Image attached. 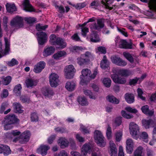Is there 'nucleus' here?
Instances as JSON below:
<instances>
[{"instance_id": "obj_1", "label": "nucleus", "mask_w": 156, "mask_h": 156, "mask_svg": "<svg viewBox=\"0 0 156 156\" xmlns=\"http://www.w3.org/2000/svg\"><path fill=\"white\" fill-rule=\"evenodd\" d=\"M19 120L15 115L11 114L7 115L5 118L4 128L5 130L11 129L13 126L12 124L18 123Z\"/></svg>"}, {"instance_id": "obj_2", "label": "nucleus", "mask_w": 156, "mask_h": 156, "mask_svg": "<svg viewBox=\"0 0 156 156\" xmlns=\"http://www.w3.org/2000/svg\"><path fill=\"white\" fill-rule=\"evenodd\" d=\"M129 129L132 137L137 140L139 137L140 130L138 125L134 122H131L129 125Z\"/></svg>"}, {"instance_id": "obj_3", "label": "nucleus", "mask_w": 156, "mask_h": 156, "mask_svg": "<svg viewBox=\"0 0 156 156\" xmlns=\"http://www.w3.org/2000/svg\"><path fill=\"white\" fill-rule=\"evenodd\" d=\"M94 138L95 142L98 146L101 147L105 146L104 137L101 131L98 130H95L94 133Z\"/></svg>"}, {"instance_id": "obj_4", "label": "nucleus", "mask_w": 156, "mask_h": 156, "mask_svg": "<svg viewBox=\"0 0 156 156\" xmlns=\"http://www.w3.org/2000/svg\"><path fill=\"white\" fill-rule=\"evenodd\" d=\"M64 71L66 78L71 79L74 76V73L76 72V70L73 65H70L65 67Z\"/></svg>"}, {"instance_id": "obj_5", "label": "nucleus", "mask_w": 156, "mask_h": 156, "mask_svg": "<svg viewBox=\"0 0 156 156\" xmlns=\"http://www.w3.org/2000/svg\"><path fill=\"white\" fill-rule=\"evenodd\" d=\"M90 73V70L88 69H83L82 70V75L80 76V83L81 84L83 85L84 84L87 83V79L90 78L89 76Z\"/></svg>"}, {"instance_id": "obj_6", "label": "nucleus", "mask_w": 156, "mask_h": 156, "mask_svg": "<svg viewBox=\"0 0 156 156\" xmlns=\"http://www.w3.org/2000/svg\"><path fill=\"white\" fill-rule=\"evenodd\" d=\"M49 81L51 87H56L59 82L58 76L56 73H51L49 76Z\"/></svg>"}, {"instance_id": "obj_7", "label": "nucleus", "mask_w": 156, "mask_h": 156, "mask_svg": "<svg viewBox=\"0 0 156 156\" xmlns=\"http://www.w3.org/2000/svg\"><path fill=\"white\" fill-rule=\"evenodd\" d=\"M30 136V133L28 130L23 132L20 136L19 142L21 144L27 143L29 140Z\"/></svg>"}, {"instance_id": "obj_8", "label": "nucleus", "mask_w": 156, "mask_h": 156, "mask_svg": "<svg viewBox=\"0 0 156 156\" xmlns=\"http://www.w3.org/2000/svg\"><path fill=\"white\" fill-rule=\"evenodd\" d=\"M37 35L38 37L37 40L39 44L41 45H43L47 41V34L42 31L38 32L37 33Z\"/></svg>"}, {"instance_id": "obj_9", "label": "nucleus", "mask_w": 156, "mask_h": 156, "mask_svg": "<svg viewBox=\"0 0 156 156\" xmlns=\"http://www.w3.org/2000/svg\"><path fill=\"white\" fill-rule=\"evenodd\" d=\"M23 9L26 11L35 12L36 10L30 4L29 0H24L22 4Z\"/></svg>"}, {"instance_id": "obj_10", "label": "nucleus", "mask_w": 156, "mask_h": 156, "mask_svg": "<svg viewBox=\"0 0 156 156\" xmlns=\"http://www.w3.org/2000/svg\"><path fill=\"white\" fill-rule=\"evenodd\" d=\"M109 150L108 152L111 156H117V149L116 145L112 141H110L109 143Z\"/></svg>"}, {"instance_id": "obj_11", "label": "nucleus", "mask_w": 156, "mask_h": 156, "mask_svg": "<svg viewBox=\"0 0 156 156\" xmlns=\"http://www.w3.org/2000/svg\"><path fill=\"white\" fill-rule=\"evenodd\" d=\"M4 40L5 43V48L4 51L2 50V44L1 42H0V52L2 54V57L8 54L9 50L10 42L9 41L6 37L4 38Z\"/></svg>"}, {"instance_id": "obj_12", "label": "nucleus", "mask_w": 156, "mask_h": 156, "mask_svg": "<svg viewBox=\"0 0 156 156\" xmlns=\"http://www.w3.org/2000/svg\"><path fill=\"white\" fill-rule=\"evenodd\" d=\"M45 63L44 61H40L34 66V71L37 73H40L45 67Z\"/></svg>"}, {"instance_id": "obj_13", "label": "nucleus", "mask_w": 156, "mask_h": 156, "mask_svg": "<svg viewBox=\"0 0 156 156\" xmlns=\"http://www.w3.org/2000/svg\"><path fill=\"white\" fill-rule=\"evenodd\" d=\"M117 73L119 75L126 77L131 76L133 74V72L131 70L124 69L118 70Z\"/></svg>"}, {"instance_id": "obj_14", "label": "nucleus", "mask_w": 156, "mask_h": 156, "mask_svg": "<svg viewBox=\"0 0 156 156\" xmlns=\"http://www.w3.org/2000/svg\"><path fill=\"white\" fill-rule=\"evenodd\" d=\"M50 149L49 147L47 145H41L37 150L38 153L40 154L42 156L47 154V151Z\"/></svg>"}, {"instance_id": "obj_15", "label": "nucleus", "mask_w": 156, "mask_h": 156, "mask_svg": "<svg viewBox=\"0 0 156 156\" xmlns=\"http://www.w3.org/2000/svg\"><path fill=\"white\" fill-rule=\"evenodd\" d=\"M112 78L115 83L119 84H124L126 82L125 78L119 76L118 75L112 76Z\"/></svg>"}, {"instance_id": "obj_16", "label": "nucleus", "mask_w": 156, "mask_h": 156, "mask_svg": "<svg viewBox=\"0 0 156 156\" xmlns=\"http://www.w3.org/2000/svg\"><path fill=\"white\" fill-rule=\"evenodd\" d=\"M42 93L45 98H51L54 94L53 91L52 90L47 88H42Z\"/></svg>"}, {"instance_id": "obj_17", "label": "nucleus", "mask_w": 156, "mask_h": 156, "mask_svg": "<svg viewBox=\"0 0 156 156\" xmlns=\"http://www.w3.org/2000/svg\"><path fill=\"white\" fill-rule=\"evenodd\" d=\"M91 146L89 143H86L82 146L81 149V152L83 156H86L87 154L90 153Z\"/></svg>"}, {"instance_id": "obj_18", "label": "nucleus", "mask_w": 156, "mask_h": 156, "mask_svg": "<svg viewBox=\"0 0 156 156\" xmlns=\"http://www.w3.org/2000/svg\"><path fill=\"white\" fill-rule=\"evenodd\" d=\"M126 150L127 153L131 154L133 151V142L132 139H127L126 141Z\"/></svg>"}, {"instance_id": "obj_19", "label": "nucleus", "mask_w": 156, "mask_h": 156, "mask_svg": "<svg viewBox=\"0 0 156 156\" xmlns=\"http://www.w3.org/2000/svg\"><path fill=\"white\" fill-rule=\"evenodd\" d=\"M94 20H88L87 22H85L83 24H79V26L80 27H81V34L83 37H86L87 35V34L89 32L88 28L84 26L86 25L87 23L90 22H93Z\"/></svg>"}, {"instance_id": "obj_20", "label": "nucleus", "mask_w": 156, "mask_h": 156, "mask_svg": "<svg viewBox=\"0 0 156 156\" xmlns=\"http://www.w3.org/2000/svg\"><path fill=\"white\" fill-rule=\"evenodd\" d=\"M55 51V48L52 46L44 48L43 52V55L47 57L52 54Z\"/></svg>"}, {"instance_id": "obj_21", "label": "nucleus", "mask_w": 156, "mask_h": 156, "mask_svg": "<svg viewBox=\"0 0 156 156\" xmlns=\"http://www.w3.org/2000/svg\"><path fill=\"white\" fill-rule=\"evenodd\" d=\"M119 47L121 48L125 49H131L132 48L131 43H128L126 40L122 39L119 44Z\"/></svg>"}, {"instance_id": "obj_22", "label": "nucleus", "mask_w": 156, "mask_h": 156, "mask_svg": "<svg viewBox=\"0 0 156 156\" xmlns=\"http://www.w3.org/2000/svg\"><path fill=\"white\" fill-rule=\"evenodd\" d=\"M38 82L37 80L28 79L25 80V83L27 87L28 88L36 86Z\"/></svg>"}, {"instance_id": "obj_23", "label": "nucleus", "mask_w": 156, "mask_h": 156, "mask_svg": "<svg viewBox=\"0 0 156 156\" xmlns=\"http://www.w3.org/2000/svg\"><path fill=\"white\" fill-rule=\"evenodd\" d=\"M104 26V24L102 22V20H98L97 23H92L90 25L91 28L94 29L96 30H99L102 28Z\"/></svg>"}, {"instance_id": "obj_24", "label": "nucleus", "mask_w": 156, "mask_h": 156, "mask_svg": "<svg viewBox=\"0 0 156 156\" xmlns=\"http://www.w3.org/2000/svg\"><path fill=\"white\" fill-rule=\"evenodd\" d=\"M58 143L62 148L67 147L69 142L65 138L60 137L58 141Z\"/></svg>"}, {"instance_id": "obj_25", "label": "nucleus", "mask_w": 156, "mask_h": 156, "mask_svg": "<svg viewBox=\"0 0 156 156\" xmlns=\"http://www.w3.org/2000/svg\"><path fill=\"white\" fill-rule=\"evenodd\" d=\"M57 40V41L56 42V44L55 45L57 46L56 47L57 48L62 49L66 47V43L63 39L58 38Z\"/></svg>"}, {"instance_id": "obj_26", "label": "nucleus", "mask_w": 156, "mask_h": 156, "mask_svg": "<svg viewBox=\"0 0 156 156\" xmlns=\"http://www.w3.org/2000/svg\"><path fill=\"white\" fill-rule=\"evenodd\" d=\"M23 20H12L10 24L11 26L18 28L23 26Z\"/></svg>"}, {"instance_id": "obj_27", "label": "nucleus", "mask_w": 156, "mask_h": 156, "mask_svg": "<svg viewBox=\"0 0 156 156\" xmlns=\"http://www.w3.org/2000/svg\"><path fill=\"white\" fill-rule=\"evenodd\" d=\"M5 6L7 12L9 13H12L16 10V7L13 3H7Z\"/></svg>"}, {"instance_id": "obj_28", "label": "nucleus", "mask_w": 156, "mask_h": 156, "mask_svg": "<svg viewBox=\"0 0 156 156\" xmlns=\"http://www.w3.org/2000/svg\"><path fill=\"white\" fill-rule=\"evenodd\" d=\"M13 106L15 112L19 113L23 112V110L22 109V107L20 103L14 102L13 104Z\"/></svg>"}, {"instance_id": "obj_29", "label": "nucleus", "mask_w": 156, "mask_h": 156, "mask_svg": "<svg viewBox=\"0 0 156 156\" xmlns=\"http://www.w3.org/2000/svg\"><path fill=\"white\" fill-rule=\"evenodd\" d=\"M67 55L66 52L64 51H58L53 56L54 59L58 60L62 57H64Z\"/></svg>"}, {"instance_id": "obj_30", "label": "nucleus", "mask_w": 156, "mask_h": 156, "mask_svg": "<svg viewBox=\"0 0 156 156\" xmlns=\"http://www.w3.org/2000/svg\"><path fill=\"white\" fill-rule=\"evenodd\" d=\"M126 101L129 104H131L134 101V98L133 94L131 93H126L125 95Z\"/></svg>"}, {"instance_id": "obj_31", "label": "nucleus", "mask_w": 156, "mask_h": 156, "mask_svg": "<svg viewBox=\"0 0 156 156\" xmlns=\"http://www.w3.org/2000/svg\"><path fill=\"white\" fill-rule=\"evenodd\" d=\"M83 93L85 95L89 97L91 99L95 100L97 97L96 94H93L90 90H84Z\"/></svg>"}, {"instance_id": "obj_32", "label": "nucleus", "mask_w": 156, "mask_h": 156, "mask_svg": "<svg viewBox=\"0 0 156 156\" xmlns=\"http://www.w3.org/2000/svg\"><path fill=\"white\" fill-rule=\"evenodd\" d=\"M141 109L143 113L148 115H152L154 114V112L152 110H150L148 105H146L143 106Z\"/></svg>"}, {"instance_id": "obj_33", "label": "nucleus", "mask_w": 156, "mask_h": 156, "mask_svg": "<svg viewBox=\"0 0 156 156\" xmlns=\"http://www.w3.org/2000/svg\"><path fill=\"white\" fill-rule=\"evenodd\" d=\"M143 126L146 129H149L151 125L153 123V121L151 119L149 120L143 119L142 121Z\"/></svg>"}, {"instance_id": "obj_34", "label": "nucleus", "mask_w": 156, "mask_h": 156, "mask_svg": "<svg viewBox=\"0 0 156 156\" xmlns=\"http://www.w3.org/2000/svg\"><path fill=\"white\" fill-rule=\"evenodd\" d=\"M75 84L74 82H68L66 83L65 87L68 90L72 91L75 89Z\"/></svg>"}, {"instance_id": "obj_35", "label": "nucleus", "mask_w": 156, "mask_h": 156, "mask_svg": "<svg viewBox=\"0 0 156 156\" xmlns=\"http://www.w3.org/2000/svg\"><path fill=\"white\" fill-rule=\"evenodd\" d=\"M90 41L94 42H99L100 40L98 35L96 32L90 35Z\"/></svg>"}, {"instance_id": "obj_36", "label": "nucleus", "mask_w": 156, "mask_h": 156, "mask_svg": "<svg viewBox=\"0 0 156 156\" xmlns=\"http://www.w3.org/2000/svg\"><path fill=\"white\" fill-rule=\"evenodd\" d=\"M78 101L79 104L82 106H87L88 105L87 99L84 97H79Z\"/></svg>"}, {"instance_id": "obj_37", "label": "nucleus", "mask_w": 156, "mask_h": 156, "mask_svg": "<svg viewBox=\"0 0 156 156\" xmlns=\"http://www.w3.org/2000/svg\"><path fill=\"white\" fill-rule=\"evenodd\" d=\"M77 61L78 64L80 66H82L88 62V59H85L84 57H82V55H81L80 57L77 58Z\"/></svg>"}, {"instance_id": "obj_38", "label": "nucleus", "mask_w": 156, "mask_h": 156, "mask_svg": "<svg viewBox=\"0 0 156 156\" xmlns=\"http://www.w3.org/2000/svg\"><path fill=\"white\" fill-rule=\"evenodd\" d=\"M2 83L5 85H8L11 82L12 78L9 76H7L6 77H3L2 78Z\"/></svg>"}, {"instance_id": "obj_39", "label": "nucleus", "mask_w": 156, "mask_h": 156, "mask_svg": "<svg viewBox=\"0 0 156 156\" xmlns=\"http://www.w3.org/2000/svg\"><path fill=\"white\" fill-rule=\"evenodd\" d=\"M20 133H21L20 131H18L16 130H13L12 131L11 133H7L6 136L8 138H11L12 136H15L19 135Z\"/></svg>"}, {"instance_id": "obj_40", "label": "nucleus", "mask_w": 156, "mask_h": 156, "mask_svg": "<svg viewBox=\"0 0 156 156\" xmlns=\"http://www.w3.org/2000/svg\"><path fill=\"white\" fill-rule=\"evenodd\" d=\"M123 55L131 63H133L134 62V58L130 53L125 52L123 53Z\"/></svg>"}, {"instance_id": "obj_41", "label": "nucleus", "mask_w": 156, "mask_h": 156, "mask_svg": "<svg viewBox=\"0 0 156 156\" xmlns=\"http://www.w3.org/2000/svg\"><path fill=\"white\" fill-rule=\"evenodd\" d=\"M108 100L112 103L118 104L119 103V100L112 95H108Z\"/></svg>"}, {"instance_id": "obj_42", "label": "nucleus", "mask_w": 156, "mask_h": 156, "mask_svg": "<svg viewBox=\"0 0 156 156\" xmlns=\"http://www.w3.org/2000/svg\"><path fill=\"white\" fill-rule=\"evenodd\" d=\"M107 61L106 56H104L102 60L101 61L100 66L101 67L104 69H105L107 67Z\"/></svg>"}, {"instance_id": "obj_43", "label": "nucleus", "mask_w": 156, "mask_h": 156, "mask_svg": "<svg viewBox=\"0 0 156 156\" xmlns=\"http://www.w3.org/2000/svg\"><path fill=\"white\" fill-rule=\"evenodd\" d=\"M3 153L4 155H8L11 153V151L8 146L3 145Z\"/></svg>"}, {"instance_id": "obj_44", "label": "nucleus", "mask_w": 156, "mask_h": 156, "mask_svg": "<svg viewBox=\"0 0 156 156\" xmlns=\"http://www.w3.org/2000/svg\"><path fill=\"white\" fill-rule=\"evenodd\" d=\"M49 37V41L51 44L53 45H55L56 42L57 41L58 37H57L54 34L51 35Z\"/></svg>"}, {"instance_id": "obj_45", "label": "nucleus", "mask_w": 156, "mask_h": 156, "mask_svg": "<svg viewBox=\"0 0 156 156\" xmlns=\"http://www.w3.org/2000/svg\"><path fill=\"white\" fill-rule=\"evenodd\" d=\"M22 89L21 85L19 84L16 86L14 89V92L17 96L20 95L21 94V90Z\"/></svg>"}, {"instance_id": "obj_46", "label": "nucleus", "mask_w": 156, "mask_h": 156, "mask_svg": "<svg viewBox=\"0 0 156 156\" xmlns=\"http://www.w3.org/2000/svg\"><path fill=\"white\" fill-rule=\"evenodd\" d=\"M143 148L139 147L134 152V156H143L142 155Z\"/></svg>"}, {"instance_id": "obj_47", "label": "nucleus", "mask_w": 156, "mask_h": 156, "mask_svg": "<svg viewBox=\"0 0 156 156\" xmlns=\"http://www.w3.org/2000/svg\"><path fill=\"white\" fill-rule=\"evenodd\" d=\"M122 131L119 130L115 134L116 140L117 141H119L122 138Z\"/></svg>"}, {"instance_id": "obj_48", "label": "nucleus", "mask_w": 156, "mask_h": 156, "mask_svg": "<svg viewBox=\"0 0 156 156\" xmlns=\"http://www.w3.org/2000/svg\"><path fill=\"white\" fill-rule=\"evenodd\" d=\"M48 27V25L43 26L42 24L39 23L36 25V29L38 31L41 30H44Z\"/></svg>"}, {"instance_id": "obj_49", "label": "nucleus", "mask_w": 156, "mask_h": 156, "mask_svg": "<svg viewBox=\"0 0 156 156\" xmlns=\"http://www.w3.org/2000/svg\"><path fill=\"white\" fill-rule=\"evenodd\" d=\"M93 55L89 51H86L84 54L82 55V57H84L85 59H87L88 60V62L90 61V59L93 57Z\"/></svg>"}, {"instance_id": "obj_50", "label": "nucleus", "mask_w": 156, "mask_h": 156, "mask_svg": "<svg viewBox=\"0 0 156 156\" xmlns=\"http://www.w3.org/2000/svg\"><path fill=\"white\" fill-rule=\"evenodd\" d=\"M96 53L100 52L101 54H105L106 52V48L102 46L98 47L96 51Z\"/></svg>"}, {"instance_id": "obj_51", "label": "nucleus", "mask_w": 156, "mask_h": 156, "mask_svg": "<svg viewBox=\"0 0 156 156\" xmlns=\"http://www.w3.org/2000/svg\"><path fill=\"white\" fill-rule=\"evenodd\" d=\"M13 20H36V19L31 17H23L19 16H17L13 18Z\"/></svg>"}, {"instance_id": "obj_52", "label": "nucleus", "mask_w": 156, "mask_h": 156, "mask_svg": "<svg viewBox=\"0 0 156 156\" xmlns=\"http://www.w3.org/2000/svg\"><path fill=\"white\" fill-rule=\"evenodd\" d=\"M7 64L8 66H12L18 64V62L15 59L13 58L11 61L8 62Z\"/></svg>"}, {"instance_id": "obj_53", "label": "nucleus", "mask_w": 156, "mask_h": 156, "mask_svg": "<svg viewBox=\"0 0 156 156\" xmlns=\"http://www.w3.org/2000/svg\"><path fill=\"white\" fill-rule=\"evenodd\" d=\"M83 49L81 47L75 46L71 48V51L73 52H77L80 51H82Z\"/></svg>"}, {"instance_id": "obj_54", "label": "nucleus", "mask_w": 156, "mask_h": 156, "mask_svg": "<svg viewBox=\"0 0 156 156\" xmlns=\"http://www.w3.org/2000/svg\"><path fill=\"white\" fill-rule=\"evenodd\" d=\"M121 114L123 117L127 119H131L133 117L132 115L129 114L127 113L125 111H122Z\"/></svg>"}, {"instance_id": "obj_55", "label": "nucleus", "mask_w": 156, "mask_h": 156, "mask_svg": "<svg viewBox=\"0 0 156 156\" xmlns=\"http://www.w3.org/2000/svg\"><path fill=\"white\" fill-rule=\"evenodd\" d=\"M114 0H108V9L109 10H111L113 9L114 10L117 8H118V6L116 5H112V6H110L109 5V4H112L114 2Z\"/></svg>"}, {"instance_id": "obj_56", "label": "nucleus", "mask_w": 156, "mask_h": 156, "mask_svg": "<svg viewBox=\"0 0 156 156\" xmlns=\"http://www.w3.org/2000/svg\"><path fill=\"white\" fill-rule=\"evenodd\" d=\"M30 118L32 122H36L38 121V117L37 113L35 112L31 113Z\"/></svg>"}, {"instance_id": "obj_57", "label": "nucleus", "mask_w": 156, "mask_h": 156, "mask_svg": "<svg viewBox=\"0 0 156 156\" xmlns=\"http://www.w3.org/2000/svg\"><path fill=\"white\" fill-rule=\"evenodd\" d=\"M120 59V58L116 56H113L111 58L112 62L117 65H118Z\"/></svg>"}, {"instance_id": "obj_58", "label": "nucleus", "mask_w": 156, "mask_h": 156, "mask_svg": "<svg viewBox=\"0 0 156 156\" xmlns=\"http://www.w3.org/2000/svg\"><path fill=\"white\" fill-rule=\"evenodd\" d=\"M55 7L60 13H64L65 10L64 7L62 6L55 5Z\"/></svg>"}, {"instance_id": "obj_59", "label": "nucleus", "mask_w": 156, "mask_h": 156, "mask_svg": "<svg viewBox=\"0 0 156 156\" xmlns=\"http://www.w3.org/2000/svg\"><path fill=\"white\" fill-rule=\"evenodd\" d=\"M86 6V4L85 3L83 2L81 3L77 4L76 5H74L73 6L76 9H82Z\"/></svg>"}, {"instance_id": "obj_60", "label": "nucleus", "mask_w": 156, "mask_h": 156, "mask_svg": "<svg viewBox=\"0 0 156 156\" xmlns=\"http://www.w3.org/2000/svg\"><path fill=\"white\" fill-rule=\"evenodd\" d=\"M139 80V78L137 77L133 79H130L129 82V85H135L137 83Z\"/></svg>"}, {"instance_id": "obj_61", "label": "nucleus", "mask_w": 156, "mask_h": 156, "mask_svg": "<svg viewBox=\"0 0 156 156\" xmlns=\"http://www.w3.org/2000/svg\"><path fill=\"white\" fill-rule=\"evenodd\" d=\"M137 93L138 94V97H139L143 100H144L145 99V98L143 97L142 96V94L143 93V92L142 90L140 88H138L137 89Z\"/></svg>"}, {"instance_id": "obj_62", "label": "nucleus", "mask_w": 156, "mask_h": 156, "mask_svg": "<svg viewBox=\"0 0 156 156\" xmlns=\"http://www.w3.org/2000/svg\"><path fill=\"white\" fill-rule=\"evenodd\" d=\"M80 129L82 132L84 133H89V130L85 126L83 125H80Z\"/></svg>"}, {"instance_id": "obj_63", "label": "nucleus", "mask_w": 156, "mask_h": 156, "mask_svg": "<svg viewBox=\"0 0 156 156\" xmlns=\"http://www.w3.org/2000/svg\"><path fill=\"white\" fill-rule=\"evenodd\" d=\"M125 110L127 111L132 113H135L137 112V110L135 108H133L130 107H126L125 108Z\"/></svg>"}, {"instance_id": "obj_64", "label": "nucleus", "mask_w": 156, "mask_h": 156, "mask_svg": "<svg viewBox=\"0 0 156 156\" xmlns=\"http://www.w3.org/2000/svg\"><path fill=\"white\" fill-rule=\"evenodd\" d=\"M71 38L73 40L76 41H80V38L77 33L75 34L72 36H71Z\"/></svg>"}]
</instances>
